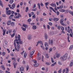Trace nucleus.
<instances>
[{"label": "nucleus", "mask_w": 73, "mask_h": 73, "mask_svg": "<svg viewBox=\"0 0 73 73\" xmlns=\"http://www.w3.org/2000/svg\"><path fill=\"white\" fill-rule=\"evenodd\" d=\"M68 58V54H66L64 55L63 56L61 57V58L63 61H65Z\"/></svg>", "instance_id": "1"}, {"label": "nucleus", "mask_w": 73, "mask_h": 73, "mask_svg": "<svg viewBox=\"0 0 73 73\" xmlns=\"http://www.w3.org/2000/svg\"><path fill=\"white\" fill-rule=\"evenodd\" d=\"M35 52V50H34L33 52H30V56L31 58L32 57L33 54H34V52Z\"/></svg>", "instance_id": "2"}, {"label": "nucleus", "mask_w": 73, "mask_h": 73, "mask_svg": "<svg viewBox=\"0 0 73 73\" xmlns=\"http://www.w3.org/2000/svg\"><path fill=\"white\" fill-rule=\"evenodd\" d=\"M11 13V10H9L6 11L7 15H10Z\"/></svg>", "instance_id": "3"}, {"label": "nucleus", "mask_w": 73, "mask_h": 73, "mask_svg": "<svg viewBox=\"0 0 73 73\" xmlns=\"http://www.w3.org/2000/svg\"><path fill=\"white\" fill-rule=\"evenodd\" d=\"M20 17H21V15H20V14L18 13V16L15 17V19H19Z\"/></svg>", "instance_id": "4"}, {"label": "nucleus", "mask_w": 73, "mask_h": 73, "mask_svg": "<svg viewBox=\"0 0 73 73\" xmlns=\"http://www.w3.org/2000/svg\"><path fill=\"white\" fill-rule=\"evenodd\" d=\"M15 8V4L13 3V5H12L11 6V9H13L14 8Z\"/></svg>", "instance_id": "5"}, {"label": "nucleus", "mask_w": 73, "mask_h": 73, "mask_svg": "<svg viewBox=\"0 0 73 73\" xmlns=\"http://www.w3.org/2000/svg\"><path fill=\"white\" fill-rule=\"evenodd\" d=\"M32 38V35H29L28 37V40H31Z\"/></svg>", "instance_id": "6"}, {"label": "nucleus", "mask_w": 73, "mask_h": 73, "mask_svg": "<svg viewBox=\"0 0 73 73\" xmlns=\"http://www.w3.org/2000/svg\"><path fill=\"white\" fill-rule=\"evenodd\" d=\"M59 20V19L58 18H54L53 19V20L54 21H57L58 20Z\"/></svg>", "instance_id": "7"}, {"label": "nucleus", "mask_w": 73, "mask_h": 73, "mask_svg": "<svg viewBox=\"0 0 73 73\" xmlns=\"http://www.w3.org/2000/svg\"><path fill=\"white\" fill-rule=\"evenodd\" d=\"M15 42L16 41V42L17 44H20V41L19 40H17V39H16L15 40Z\"/></svg>", "instance_id": "8"}, {"label": "nucleus", "mask_w": 73, "mask_h": 73, "mask_svg": "<svg viewBox=\"0 0 73 73\" xmlns=\"http://www.w3.org/2000/svg\"><path fill=\"white\" fill-rule=\"evenodd\" d=\"M59 11L60 12H61L63 13V12H65V10L64 9H61L59 10Z\"/></svg>", "instance_id": "9"}, {"label": "nucleus", "mask_w": 73, "mask_h": 73, "mask_svg": "<svg viewBox=\"0 0 73 73\" xmlns=\"http://www.w3.org/2000/svg\"><path fill=\"white\" fill-rule=\"evenodd\" d=\"M49 8H50V9H51V10H52L53 11V12H54L55 13H56V11H55L54 10V9L53 8L50 7H49Z\"/></svg>", "instance_id": "10"}, {"label": "nucleus", "mask_w": 73, "mask_h": 73, "mask_svg": "<svg viewBox=\"0 0 73 73\" xmlns=\"http://www.w3.org/2000/svg\"><path fill=\"white\" fill-rule=\"evenodd\" d=\"M32 29H33V30H35L36 29H37V27L35 25H33L32 27Z\"/></svg>", "instance_id": "11"}, {"label": "nucleus", "mask_w": 73, "mask_h": 73, "mask_svg": "<svg viewBox=\"0 0 73 73\" xmlns=\"http://www.w3.org/2000/svg\"><path fill=\"white\" fill-rule=\"evenodd\" d=\"M3 36H4V35H5V32H6V29L5 30H3Z\"/></svg>", "instance_id": "12"}, {"label": "nucleus", "mask_w": 73, "mask_h": 73, "mask_svg": "<svg viewBox=\"0 0 73 73\" xmlns=\"http://www.w3.org/2000/svg\"><path fill=\"white\" fill-rule=\"evenodd\" d=\"M20 49V48H17L16 47H15V50H16V51H17V52H19V50Z\"/></svg>", "instance_id": "13"}, {"label": "nucleus", "mask_w": 73, "mask_h": 73, "mask_svg": "<svg viewBox=\"0 0 73 73\" xmlns=\"http://www.w3.org/2000/svg\"><path fill=\"white\" fill-rule=\"evenodd\" d=\"M24 68H23V67H20V71H23V70H24Z\"/></svg>", "instance_id": "14"}, {"label": "nucleus", "mask_w": 73, "mask_h": 73, "mask_svg": "<svg viewBox=\"0 0 73 73\" xmlns=\"http://www.w3.org/2000/svg\"><path fill=\"white\" fill-rule=\"evenodd\" d=\"M17 48H19V49H20L21 47L20 46V44H17Z\"/></svg>", "instance_id": "15"}, {"label": "nucleus", "mask_w": 73, "mask_h": 73, "mask_svg": "<svg viewBox=\"0 0 73 73\" xmlns=\"http://www.w3.org/2000/svg\"><path fill=\"white\" fill-rule=\"evenodd\" d=\"M44 45L46 47H47V46H48V44L47 42H45L44 43Z\"/></svg>", "instance_id": "16"}, {"label": "nucleus", "mask_w": 73, "mask_h": 73, "mask_svg": "<svg viewBox=\"0 0 73 73\" xmlns=\"http://www.w3.org/2000/svg\"><path fill=\"white\" fill-rule=\"evenodd\" d=\"M50 5L52 6V7H54L55 6V7H56V4H55L52 3Z\"/></svg>", "instance_id": "17"}, {"label": "nucleus", "mask_w": 73, "mask_h": 73, "mask_svg": "<svg viewBox=\"0 0 73 73\" xmlns=\"http://www.w3.org/2000/svg\"><path fill=\"white\" fill-rule=\"evenodd\" d=\"M60 57V54H56V57L57 58H58Z\"/></svg>", "instance_id": "18"}, {"label": "nucleus", "mask_w": 73, "mask_h": 73, "mask_svg": "<svg viewBox=\"0 0 73 73\" xmlns=\"http://www.w3.org/2000/svg\"><path fill=\"white\" fill-rule=\"evenodd\" d=\"M63 22H64V19H63V18H62L60 20V24H62V23H63Z\"/></svg>", "instance_id": "19"}, {"label": "nucleus", "mask_w": 73, "mask_h": 73, "mask_svg": "<svg viewBox=\"0 0 73 73\" xmlns=\"http://www.w3.org/2000/svg\"><path fill=\"white\" fill-rule=\"evenodd\" d=\"M11 25L12 27H14V25H15V23L13 22H12L11 23Z\"/></svg>", "instance_id": "20"}, {"label": "nucleus", "mask_w": 73, "mask_h": 73, "mask_svg": "<svg viewBox=\"0 0 73 73\" xmlns=\"http://www.w3.org/2000/svg\"><path fill=\"white\" fill-rule=\"evenodd\" d=\"M24 56L25 58H26V57H27V53L26 52H25L24 54Z\"/></svg>", "instance_id": "21"}, {"label": "nucleus", "mask_w": 73, "mask_h": 73, "mask_svg": "<svg viewBox=\"0 0 73 73\" xmlns=\"http://www.w3.org/2000/svg\"><path fill=\"white\" fill-rule=\"evenodd\" d=\"M44 35L45 39H47V38H48V35H47V34L46 33Z\"/></svg>", "instance_id": "22"}, {"label": "nucleus", "mask_w": 73, "mask_h": 73, "mask_svg": "<svg viewBox=\"0 0 73 73\" xmlns=\"http://www.w3.org/2000/svg\"><path fill=\"white\" fill-rule=\"evenodd\" d=\"M11 21H8L7 23V25H10V24H11Z\"/></svg>", "instance_id": "23"}, {"label": "nucleus", "mask_w": 73, "mask_h": 73, "mask_svg": "<svg viewBox=\"0 0 73 73\" xmlns=\"http://www.w3.org/2000/svg\"><path fill=\"white\" fill-rule=\"evenodd\" d=\"M38 43L39 44L40 43V44H41V45H43V43H42V42L40 40L38 42Z\"/></svg>", "instance_id": "24"}, {"label": "nucleus", "mask_w": 73, "mask_h": 73, "mask_svg": "<svg viewBox=\"0 0 73 73\" xmlns=\"http://www.w3.org/2000/svg\"><path fill=\"white\" fill-rule=\"evenodd\" d=\"M0 5L2 7H3V3L1 0H0Z\"/></svg>", "instance_id": "25"}, {"label": "nucleus", "mask_w": 73, "mask_h": 73, "mask_svg": "<svg viewBox=\"0 0 73 73\" xmlns=\"http://www.w3.org/2000/svg\"><path fill=\"white\" fill-rule=\"evenodd\" d=\"M51 62L52 63H54V61L53 60V58H51Z\"/></svg>", "instance_id": "26"}, {"label": "nucleus", "mask_w": 73, "mask_h": 73, "mask_svg": "<svg viewBox=\"0 0 73 73\" xmlns=\"http://www.w3.org/2000/svg\"><path fill=\"white\" fill-rule=\"evenodd\" d=\"M50 44L51 45H52L53 44V40H51L50 42Z\"/></svg>", "instance_id": "27"}, {"label": "nucleus", "mask_w": 73, "mask_h": 73, "mask_svg": "<svg viewBox=\"0 0 73 73\" xmlns=\"http://www.w3.org/2000/svg\"><path fill=\"white\" fill-rule=\"evenodd\" d=\"M39 65V64H34V66L35 67H37V66H38Z\"/></svg>", "instance_id": "28"}, {"label": "nucleus", "mask_w": 73, "mask_h": 73, "mask_svg": "<svg viewBox=\"0 0 73 73\" xmlns=\"http://www.w3.org/2000/svg\"><path fill=\"white\" fill-rule=\"evenodd\" d=\"M8 32L9 33H12V30L11 29H10L9 30Z\"/></svg>", "instance_id": "29"}, {"label": "nucleus", "mask_w": 73, "mask_h": 73, "mask_svg": "<svg viewBox=\"0 0 73 73\" xmlns=\"http://www.w3.org/2000/svg\"><path fill=\"white\" fill-rule=\"evenodd\" d=\"M5 54H6V53L5 52H3L2 53V55L3 56H4L5 55Z\"/></svg>", "instance_id": "30"}, {"label": "nucleus", "mask_w": 73, "mask_h": 73, "mask_svg": "<svg viewBox=\"0 0 73 73\" xmlns=\"http://www.w3.org/2000/svg\"><path fill=\"white\" fill-rule=\"evenodd\" d=\"M56 62H55L54 63L52 64H51V66H54V65H56Z\"/></svg>", "instance_id": "31"}, {"label": "nucleus", "mask_w": 73, "mask_h": 73, "mask_svg": "<svg viewBox=\"0 0 73 73\" xmlns=\"http://www.w3.org/2000/svg\"><path fill=\"white\" fill-rule=\"evenodd\" d=\"M14 45L15 48L16 47V41L15 40L14 41Z\"/></svg>", "instance_id": "32"}, {"label": "nucleus", "mask_w": 73, "mask_h": 73, "mask_svg": "<svg viewBox=\"0 0 73 73\" xmlns=\"http://www.w3.org/2000/svg\"><path fill=\"white\" fill-rule=\"evenodd\" d=\"M20 37H21L20 35H18V36H17V38L18 40H19L20 39Z\"/></svg>", "instance_id": "33"}, {"label": "nucleus", "mask_w": 73, "mask_h": 73, "mask_svg": "<svg viewBox=\"0 0 73 73\" xmlns=\"http://www.w3.org/2000/svg\"><path fill=\"white\" fill-rule=\"evenodd\" d=\"M14 1L13 0H10L9 3L10 4H12L13 3Z\"/></svg>", "instance_id": "34"}, {"label": "nucleus", "mask_w": 73, "mask_h": 73, "mask_svg": "<svg viewBox=\"0 0 73 73\" xmlns=\"http://www.w3.org/2000/svg\"><path fill=\"white\" fill-rule=\"evenodd\" d=\"M40 46L42 49H44V45H43V44H42V45H41Z\"/></svg>", "instance_id": "35"}, {"label": "nucleus", "mask_w": 73, "mask_h": 73, "mask_svg": "<svg viewBox=\"0 0 73 73\" xmlns=\"http://www.w3.org/2000/svg\"><path fill=\"white\" fill-rule=\"evenodd\" d=\"M21 29H22L23 31H25V30H26V28H24V27H21Z\"/></svg>", "instance_id": "36"}, {"label": "nucleus", "mask_w": 73, "mask_h": 73, "mask_svg": "<svg viewBox=\"0 0 73 73\" xmlns=\"http://www.w3.org/2000/svg\"><path fill=\"white\" fill-rule=\"evenodd\" d=\"M51 51H52V48H51L49 49V53H50Z\"/></svg>", "instance_id": "37"}, {"label": "nucleus", "mask_w": 73, "mask_h": 73, "mask_svg": "<svg viewBox=\"0 0 73 73\" xmlns=\"http://www.w3.org/2000/svg\"><path fill=\"white\" fill-rule=\"evenodd\" d=\"M46 56L47 58H48L49 57V56H48V54H46Z\"/></svg>", "instance_id": "38"}, {"label": "nucleus", "mask_w": 73, "mask_h": 73, "mask_svg": "<svg viewBox=\"0 0 73 73\" xmlns=\"http://www.w3.org/2000/svg\"><path fill=\"white\" fill-rule=\"evenodd\" d=\"M1 67L3 69V70H5V67H4V66H3V65H2L1 66Z\"/></svg>", "instance_id": "39"}, {"label": "nucleus", "mask_w": 73, "mask_h": 73, "mask_svg": "<svg viewBox=\"0 0 73 73\" xmlns=\"http://www.w3.org/2000/svg\"><path fill=\"white\" fill-rule=\"evenodd\" d=\"M66 71L65 73H68L69 72V70H68V68H66Z\"/></svg>", "instance_id": "40"}, {"label": "nucleus", "mask_w": 73, "mask_h": 73, "mask_svg": "<svg viewBox=\"0 0 73 73\" xmlns=\"http://www.w3.org/2000/svg\"><path fill=\"white\" fill-rule=\"evenodd\" d=\"M15 33H13L12 35H11V37H13L15 36Z\"/></svg>", "instance_id": "41"}, {"label": "nucleus", "mask_w": 73, "mask_h": 73, "mask_svg": "<svg viewBox=\"0 0 73 73\" xmlns=\"http://www.w3.org/2000/svg\"><path fill=\"white\" fill-rule=\"evenodd\" d=\"M72 49H73V46H70V47L69 48V49L70 50H72Z\"/></svg>", "instance_id": "42"}, {"label": "nucleus", "mask_w": 73, "mask_h": 73, "mask_svg": "<svg viewBox=\"0 0 73 73\" xmlns=\"http://www.w3.org/2000/svg\"><path fill=\"white\" fill-rule=\"evenodd\" d=\"M73 62H71L70 64V66H73Z\"/></svg>", "instance_id": "43"}, {"label": "nucleus", "mask_w": 73, "mask_h": 73, "mask_svg": "<svg viewBox=\"0 0 73 73\" xmlns=\"http://www.w3.org/2000/svg\"><path fill=\"white\" fill-rule=\"evenodd\" d=\"M65 11L67 12V13H68V12H69V13H70L71 12L70 10H65Z\"/></svg>", "instance_id": "44"}, {"label": "nucleus", "mask_w": 73, "mask_h": 73, "mask_svg": "<svg viewBox=\"0 0 73 73\" xmlns=\"http://www.w3.org/2000/svg\"><path fill=\"white\" fill-rule=\"evenodd\" d=\"M23 44V41L21 40H20L19 44H21H21Z\"/></svg>", "instance_id": "45"}, {"label": "nucleus", "mask_w": 73, "mask_h": 73, "mask_svg": "<svg viewBox=\"0 0 73 73\" xmlns=\"http://www.w3.org/2000/svg\"><path fill=\"white\" fill-rule=\"evenodd\" d=\"M48 24H49V25H50L51 26H52V25H53V24H52L51 22H48Z\"/></svg>", "instance_id": "46"}, {"label": "nucleus", "mask_w": 73, "mask_h": 73, "mask_svg": "<svg viewBox=\"0 0 73 73\" xmlns=\"http://www.w3.org/2000/svg\"><path fill=\"white\" fill-rule=\"evenodd\" d=\"M67 39H68V42H70V40H69V36H68V38H67Z\"/></svg>", "instance_id": "47"}, {"label": "nucleus", "mask_w": 73, "mask_h": 73, "mask_svg": "<svg viewBox=\"0 0 73 73\" xmlns=\"http://www.w3.org/2000/svg\"><path fill=\"white\" fill-rule=\"evenodd\" d=\"M37 9V8H36L35 9H32V11H36Z\"/></svg>", "instance_id": "48"}, {"label": "nucleus", "mask_w": 73, "mask_h": 73, "mask_svg": "<svg viewBox=\"0 0 73 73\" xmlns=\"http://www.w3.org/2000/svg\"><path fill=\"white\" fill-rule=\"evenodd\" d=\"M38 5L39 9H40V4L39 3L38 4Z\"/></svg>", "instance_id": "49"}, {"label": "nucleus", "mask_w": 73, "mask_h": 73, "mask_svg": "<svg viewBox=\"0 0 73 73\" xmlns=\"http://www.w3.org/2000/svg\"><path fill=\"white\" fill-rule=\"evenodd\" d=\"M42 62H44V56H42Z\"/></svg>", "instance_id": "50"}, {"label": "nucleus", "mask_w": 73, "mask_h": 73, "mask_svg": "<svg viewBox=\"0 0 73 73\" xmlns=\"http://www.w3.org/2000/svg\"><path fill=\"white\" fill-rule=\"evenodd\" d=\"M62 70L61 69H60V70L58 71V73H61Z\"/></svg>", "instance_id": "51"}, {"label": "nucleus", "mask_w": 73, "mask_h": 73, "mask_svg": "<svg viewBox=\"0 0 73 73\" xmlns=\"http://www.w3.org/2000/svg\"><path fill=\"white\" fill-rule=\"evenodd\" d=\"M31 18H29L28 20V22H31Z\"/></svg>", "instance_id": "52"}, {"label": "nucleus", "mask_w": 73, "mask_h": 73, "mask_svg": "<svg viewBox=\"0 0 73 73\" xmlns=\"http://www.w3.org/2000/svg\"><path fill=\"white\" fill-rule=\"evenodd\" d=\"M41 59V58L40 57H38L37 58V60L38 61H40V60Z\"/></svg>", "instance_id": "53"}, {"label": "nucleus", "mask_w": 73, "mask_h": 73, "mask_svg": "<svg viewBox=\"0 0 73 73\" xmlns=\"http://www.w3.org/2000/svg\"><path fill=\"white\" fill-rule=\"evenodd\" d=\"M35 16H36V15H35V14H34V15L32 16L33 19H35V18L36 17Z\"/></svg>", "instance_id": "54"}, {"label": "nucleus", "mask_w": 73, "mask_h": 73, "mask_svg": "<svg viewBox=\"0 0 73 73\" xmlns=\"http://www.w3.org/2000/svg\"><path fill=\"white\" fill-rule=\"evenodd\" d=\"M28 7H27L25 11L26 12H28Z\"/></svg>", "instance_id": "55"}, {"label": "nucleus", "mask_w": 73, "mask_h": 73, "mask_svg": "<svg viewBox=\"0 0 73 73\" xmlns=\"http://www.w3.org/2000/svg\"><path fill=\"white\" fill-rule=\"evenodd\" d=\"M45 64L47 65H50V63L49 62H46Z\"/></svg>", "instance_id": "56"}, {"label": "nucleus", "mask_w": 73, "mask_h": 73, "mask_svg": "<svg viewBox=\"0 0 73 73\" xmlns=\"http://www.w3.org/2000/svg\"><path fill=\"white\" fill-rule=\"evenodd\" d=\"M60 14V12L58 11H57L56 12V15H58Z\"/></svg>", "instance_id": "57"}, {"label": "nucleus", "mask_w": 73, "mask_h": 73, "mask_svg": "<svg viewBox=\"0 0 73 73\" xmlns=\"http://www.w3.org/2000/svg\"><path fill=\"white\" fill-rule=\"evenodd\" d=\"M61 30H62V31H64V27H61Z\"/></svg>", "instance_id": "58"}, {"label": "nucleus", "mask_w": 73, "mask_h": 73, "mask_svg": "<svg viewBox=\"0 0 73 73\" xmlns=\"http://www.w3.org/2000/svg\"><path fill=\"white\" fill-rule=\"evenodd\" d=\"M23 27H25H25H27L28 26L27 25H25V24H23Z\"/></svg>", "instance_id": "59"}, {"label": "nucleus", "mask_w": 73, "mask_h": 73, "mask_svg": "<svg viewBox=\"0 0 73 73\" xmlns=\"http://www.w3.org/2000/svg\"><path fill=\"white\" fill-rule=\"evenodd\" d=\"M36 4H35L33 7V8H36Z\"/></svg>", "instance_id": "60"}, {"label": "nucleus", "mask_w": 73, "mask_h": 73, "mask_svg": "<svg viewBox=\"0 0 73 73\" xmlns=\"http://www.w3.org/2000/svg\"><path fill=\"white\" fill-rule=\"evenodd\" d=\"M26 68H27V71H28V69H29V66H27L26 67Z\"/></svg>", "instance_id": "61"}, {"label": "nucleus", "mask_w": 73, "mask_h": 73, "mask_svg": "<svg viewBox=\"0 0 73 73\" xmlns=\"http://www.w3.org/2000/svg\"><path fill=\"white\" fill-rule=\"evenodd\" d=\"M50 34L51 35H53V34H54V32H51Z\"/></svg>", "instance_id": "62"}, {"label": "nucleus", "mask_w": 73, "mask_h": 73, "mask_svg": "<svg viewBox=\"0 0 73 73\" xmlns=\"http://www.w3.org/2000/svg\"><path fill=\"white\" fill-rule=\"evenodd\" d=\"M48 4H49V2L46 3H45L46 6H47V5H48Z\"/></svg>", "instance_id": "63"}, {"label": "nucleus", "mask_w": 73, "mask_h": 73, "mask_svg": "<svg viewBox=\"0 0 73 73\" xmlns=\"http://www.w3.org/2000/svg\"><path fill=\"white\" fill-rule=\"evenodd\" d=\"M70 15H72V16H73V11H72L70 12Z\"/></svg>", "instance_id": "64"}]
</instances>
